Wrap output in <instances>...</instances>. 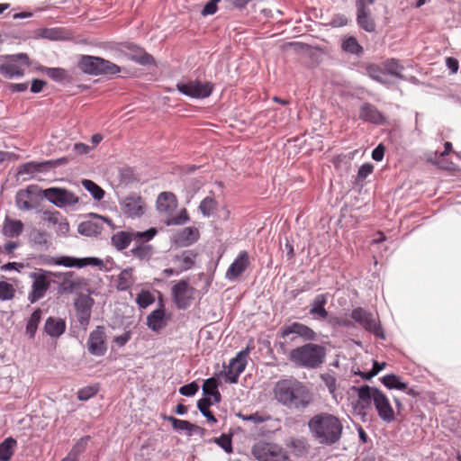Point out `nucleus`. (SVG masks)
<instances>
[{
  "mask_svg": "<svg viewBox=\"0 0 461 461\" xmlns=\"http://www.w3.org/2000/svg\"><path fill=\"white\" fill-rule=\"evenodd\" d=\"M58 225V232L66 235L69 231V224L67 219L63 216L60 217V221L57 222Z\"/></svg>",
  "mask_w": 461,
  "mask_h": 461,
  "instance_id": "nucleus-61",
  "label": "nucleus"
},
{
  "mask_svg": "<svg viewBox=\"0 0 461 461\" xmlns=\"http://www.w3.org/2000/svg\"><path fill=\"white\" fill-rule=\"evenodd\" d=\"M385 363H379L375 361L373 364V368L369 373H362L361 376L365 379H370L371 377L376 375L381 370L385 367Z\"/></svg>",
  "mask_w": 461,
  "mask_h": 461,
  "instance_id": "nucleus-56",
  "label": "nucleus"
},
{
  "mask_svg": "<svg viewBox=\"0 0 461 461\" xmlns=\"http://www.w3.org/2000/svg\"><path fill=\"white\" fill-rule=\"evenodd\" d=\"M203 392L205 397L212 396L215 393L219 394L218 381L213 377L206 379L203 384Z\"/></svg>",
  "mask_w": 461,
  "mask_h": 461,
  "instance_id": "nucleus-47",
  "label": "nucleus"
},
{
  "mask_svg": "<svg viewBox=\"0 0 461 461\" xmlns=\"http://www.w3.org/2000/svg\"><path fill=\"white\" fill-rule=\"evenodd\" d=\"M356 6L357 24L366 32H375V20L371 17V12L367 8L366 0H356Z\"/></svg>",
  "mask_w": 461,
  "mask_h": 461,
  "instance_id": "nucleus-21",
  "label": "nucleus"
},
{
  "mask_svg": "<svg viewBox=\"0 0 461 461\" xmlns=\"http://www.w3.org/2000/svg\"><path fill=\"white\" fill-rule=\"evenodd\" d=\"M221 0H210L206 5H204L203 9L202 10L201 14L203 16H208L214 14L218 10V3H220Z\"/></svg>",
  "mask_w": 461,
  "mask_h": 461,
  "instance_id": "nucleus-53",
  "label": "nucleus"
},
{
  "mask_svg": "<svg viewBox=\"0 0 461 461\" xmlns=\"http://www.w3.org/2000/svg\"><path fill=\"white\" fill-rule=\"evenodd\" d=\"M198 389V384L195 382H192L188 384L181 386L179 393L185 396H193L197 393Z\"/></svg>",
  "mask_w": 461,
  "mask_h": 461,
  "instance_id": "nucleus-54",
  "label": "nucleus"
},
{
  "mask_svg": "<svg viewBox=\"0 0 461 461\" xmlns=\"http://www.w3.org/2000/svg\"><path fill=\"white\" fill-rule=\"evenodd\" d=\"M342 49L352 54H359L363 51V48L355 37H348L342 43Z\"/></svg>",
  "mask_w": 461,
  "mask_h": 461,
  "instance_id": "nucleus-44",
  "label": "nucleus"
},
{
  "mask_svg": "<svg viewBox=\"0 0 461 461\" xmlns=\"http://www.w3.org/2000/svg\"><path fill=\"white\" fill-rule=\"evenodd\" d=\"M171 290L174 302L179 309H186L194 298L195 289L185 280L178 281Z\"/></svg>",
  "mask_w": 461,
  "mask_h": 461,
  "instance_id": "nucleus-13",
  "label": "nucleus"
},
{
  "mask_svg": "<svg viewBox=\"0 0 461 461\" xmlns=\"http://www.w3.org/2000/svg\"><path fill=\"white\" fill-rule=\"evenodd\" d=\"M122 212L128 217H140L144 214L146 203L138 194H130L120 203Z\"/></svg>",
  "mask_w": 461,
  "mask_h": 461,
  "instance_id": "nucleus-15",
  "label": "nucleus"
},
{
  "mask_svg": "<svg viewBox=\"0 0 461 461\" xmlns=\"http://www.w3.org/2000/svg\"><path fill=\"white\" fill-rule=\"evenodd\" d=\"M281 334L284 339H288L292 341L296 336L303 338L304 340H314L316 339V332L300 322H293L288 326H285L281 330Z\"/></svg>",
  "mask_w": 461,
  "mask_h": 461,
  "instance_id": "nucleus-17",
  "label": "nucleus"
},
{
  "mask_svg": "<svg viewBox=\"0 0 461 461\" xmlns=\"http://www.w3.org/2000/svg\"><path fill=\"white\" fill-rule=\"evenodd\" d=\"M134 282L133 268L123 269L117 276L116 289L118 291H126L132 286Z\"/></svg>",
  "mask_w": 461,
  "mask_h": 461,
  "instance_id": "nucleus-30",
  "label": "nucleus"
},
{
  "mask_svg": "<svg viewBox=\"0 0 461 461\" xmlns=\"http://www.w3.org/2000/svg\"><path fill=\"white\" fill-rule=\"evenodd\" d=\"M131 339V332L126 331L122 335L114 338L113 341L120 347L124 346Z\"/></svg>",
  "mask_w": 461,
  "mask_h": 461,
  "instance_id": "nucleus-63",
  "label": "nucleus"
},
{
  "mask_svg": "<svg viewBox=\"0 0 461 461\" xmlns=\"http://www.w3.org/2000/svg\"><path fill=\"white\" fill-rule=\"evenodd\" d=\"M89 440V436H85L79 438L72 447L71 450L68 452V455L71 456L72 457H75L76 459H78L79 455L85 452V450L86 449Z\"/></svg>",
  "mask_w": 461,
  "mask_h": 461,
  "instance_id": "nucleus-42",
  "label": "nucleus"
},
{
  "mask_svg": "<svg viewBox=\"0 0 461 461\" xmlns=\"http://www.w3.org/2000/svg\"><path fill=\"white\" fill-rule=\"evenodd\" d=\"M348 19L344 14H337L332 18L331 24L336 27H342L347 25Z\"/></svg>",
  "mask_w": 461,
  "mask_h": 461,
  "instance_id": "nucleus-59",
  "label": "nucleus"
},
{
  "mask_svg": "<svg viewBox=\"0 0 461 461\" xmlns=\"http://www.w3.org/2000/svg\"><path fill=\"white\" fill-rule=\"evenodd\" d=\"M273 393L278 402L296 410L305 409L312 401V395L307 386L294 378L276 382Z\"/></svg>",
  "mask_w": 461,
  "mask_h": 461,
  "instance_id": "nucleus-1",
  "label": "nucleus"
},
{
  "mask_svg": "<svg viewBox=\"0 0 461 461\" xmlns=\"http://www.w3.org/2000/svg\"><path fill=\"white\" fill-rule=\"evenodd\" d=\"M177 90L192 98L203 99L211 95L214 86L211 82H201L199 80H192L188 82H181L176 85Z\"/></svg>",
  "mask_w": 461,
  "mask_h": 461,
  "instance_id": "nucleus-10",
  "label": "nucleus"
},
{
  "mask_svg": "<svg viewBox=\"0 0 461 461\" xmlns=\"http://www.w3.org/2000/svg\"><path fill=\"white\" fill-rule=\"evenodd\" d=\"M351 318L366 330L374 333L376 337L384 338L383 329L377 319L370 312L362 307H357L353 309Z\"/></svg>",
  "mask_w": 461,
  "mask_h": 461,
  "instance_id": "nucleus-11",
  "label": "nucleus"
},
{
  "mask_svg": "<svg viewBox=\"0 0 461 461\" xmlns=\"http://www.w3.org/2000/svg\"><path fill=\"white\" fill-rule=\"evenodd\" d=\"M62 214L59 211H44L42 212V221L49 225H56L60 221Z\"/></svg>",
  "mask_w": 461,
  "mask_h": 461,
  "instance_id": "nucleus-51",
  "label": "nucleus"
},
{
  "mask_svg": "<svg viewBox=\"0 0 461 461\" xmlns=\"http://www.w3.org/2000/svg\"><path fill=\"white\" fill-rule=\"evenodd\" d=\"M15 295V289L12 284L5 281H0V300H12Z\"/></svg>",
  "mask_w": 461,
  "mask_h": 461,
  "instance_id": "nucleus-45",
  "label": "nucleus"
},
{
  "mask_svg": "<svg viewBox=\"0 0 461 461\" xmlns=\"http://www.w3.org/2000/svg\"><path fill=\"white\" fill-rule=\"evenodd\" d=\"M328 298L329 294L325 293L317 294L312 301L309 313L313 317V319L318 321H324L328 319L329 312L325 309V306L328 303Z\"/></svg>",
  "mask_w": 461,
  "mask_h": 461,
  "instance_id": "nucleus-24",
  "label": "nucleus"
},
{
  "mask_svg": "<svg viewBox=\"0 0 461 461\" xmlns=\"http://www.w3.org/2000/svg\"><path fill=\"white\" fill-rule=\"evenodd\" d=\"M16 444V440L12 437L0 444V461H9L12 458Z\"/></svg>",
  "mask_w": 461,
  "mask_h": 461,
  "instance_id": "nucleus-35",
  "label": "nucleus"
},
{
  "mask_svg": "<svg viewBox=\"0 0 461 461\" xmlns=\"http://www.w3.org/2000/svg\"><path fill=\"white\" fill-rule=\"evenodd\" d=\"M97 385L86 386L78 390L77 399L80 401H87L98 393Z\"/></svg>",
  "mask_w": 461,
  "mask_h": 461,
  "instance_id": "nucleus-49",
  "label": "nucleus"
},
{
  "mask_svg": "<svg viewBox=\"0 0 461 461\" xmlns=\"http://www.w3.org/2000/svg\"><path fill=\"white\" fill-rule=\"evenodd\" d=\"M155 229H149L146 231H117L111 238L112 245L119 251L129 247L131 241H149L156 234Z\"/></svg>",
  "mask_w": 461,
  "mask_h": 461,
  "instance_id": "nucleus-6",
  "label": "nucleus"
},
{
  "mask_svg": "<svg viewBox=\"0 0 461 461\" xmlns=\"http://www.w3.org/2000/svg\"><path fill=\"white\" fill-rule=\"evenodd\" d=\"M63 161H66V159L61 158L58 160H46L42 162L30 161L20 166L17 175L20 176L23 175H29V178H31L35 172L45 171L48 168L59 165Z\"/></svg>",
  "mask_w": 461,
  "mask_h": 461,
  "instance_id": "nucleus-22",
  "label": "nucleus"
},
{
  "mask_svg": "<svg viewBox=\"0 0 461 461\" xmlns=\"http://www.w3.org/2000/svg\"><path fill=\"white\" fill-rule=\"evenodd\" d=\"M358 118L368 123L383 125L386 122L385 115L371 103L365 102L359 107Z\"/></svg>",
  "mask_w": 461,
  "mask_h": 461,
  "instance_id": "nucleus-18",
  "label": "nucleus"
},
{
  "mask_svg": "<svg viewBox=\"0 0 461 461\" xmlns=\"http://www.w3.org/2000/svg\"><path fill=\"white\" fill-rule=\"evenodd\" d=\"M23 230V224L19 220L6 219L3 225V233L10 238L19 236Z\"/></svg>",
  "mask_w": 461,
  "mask_h": 461,
  "instance_id": "nucleus-34",
  "label": "nucleus"
},
{
  "mask_svg": "<svg viewBox=\"0 0 461 461\" xmlns=\"http://www.w3.org/2000/svg\"><path fill=\"white\" fill-rule=\"evenodd\" d=\"M38 191V186L32 185L27 186L24 190H20L15 196V203L20 210L29 211L33 208L31 203V195L35 194Z\"/></svg>",
  "mask_w": 461,
  "mask_h": 461,
  "instance_id": "nucleus-26",
  "label": "nucleus"
},
{
  "mask_svg": "<svg viewBox=\"0 0 461 461\" xmlns=\"http://www.w3.org/2000/svg\"><path fill=\"white\" fill-rule=\"evenodd\" d=\"M382 383L389 389L406 390L408 388L407 384L402 382L400 377L392 374L384 375L382 378Z\"/></svg>",
  "mask_w": 461,
  "mask_h": 461,
  "instance_id": "nucleus-38",
  "label": "nucleus"
},
{
  "mask_svg": "<svg viewBox=\"0 0 461 461\" xmlns=\"http://www.w3.org/2000/svg\"><path fill=\"white\" fill-rule=\"evenodd\" d=\"M374 170V166L371 163L363 164L357 172V179L362 181L366 179Z\"/></svg>",
  "mask_w": 461,
  "mask_h": 461,
  "instance_id": "nucleus-55",
  "label": "nucleus"
},
{
  "mask_svg": "<svg viewBox=\"0 0 461 461\" xmlns=\"http://www.w3.org/2000/svg\"><path fill=\"white\" fill-rule=\"evenodd\" d=\"M213 442L220 446L226 453H232V441L230 435L221 434L219 438H214Z\"/></svg>",
  "mask_w": 461,
  "mask_h": 461,
  "instance_id": "nucleus-48",
  "label": "nucleus"
},
{
  "mask_svg": "<svg viewBox=\"0 0 461 461\" xmlns=\"http://www.w3.org/2000/svg\"><path fill=\"white\" fill-rule=\"evenodd\" d=\"M321 381L324 383L329 392L334 394L337 390V379L330 373H324L320 375Z\"/></svg>",
  "mask_w": 461,
  "mask_h": 461,
  "instance_id": "nucleus-50",
  "label": "nucleus"
},
{
  "mask_svg": "<svg viewBox=\"0 0 461 461\" xmlns=\"http://www.w3.org/2000/svg\"><path fill=\"white\" fill-rule=\"evenodd\" d=\"M177 205L176 196L171 192H162L157 199V209L159 212L169 213Z\"/></svg>",
  "mask_w": 461,
  "mask_h": 461,
  "instance_id": "nucleus-25",
  "label": "nucleus"
},
{
  "mask_svg": "<svg viewBox=\"0 0 461 461\" xmlns=\"http://www.w3.org/2000/svg\"><path fill=\"white\" fill-rule=\"evenodd\" d=\"M73 150L77 155L86 154L91 150V148L84 143H76L73 147Z\"/></svg>",
  "mask_w": 461,
  "mask_h": 461,
  "instance_id": "nucleus-64",
  "label": "nucleus"
},
{
  "mask_svg": "<svg viewBox=\"0 0 461 461\" xmlns=\"http://www.w3.org/2000/svg\"><path fill=\"white\" fill-rule=\"evenodd\" d=\"M308 427L312 437L320 444L327 446L337 443L343 430V424L339 418L329 412H320L312 417Z\"/></svg>",
  "mask_w": 461,
  "mask_h": 461,
  "instance_id": "nucleus-2",
  "label": "nucleus"
},
{
  "mask_svg": "<svg viewBox=\"0 0 461 461\" xmlns=\"http://www.w3.org/2000/svg\"><path fill=\"white\" fill-rule=\"evenodd\" d=\"M48 77L56 81H61L66 77V70L60 68H50L46 69Z\"/></svg>",
  "mask_w": 461,
  "mask_h": 461,
  "instance_id": "nucleus-52",
  "label": "nucleus"
},
{
  "mask_svg": "<svg viewBox=\"0 0 461 461\" xmlns=\"http://www.w3.org/2000/svg\"><path fill=\"white\" fill-rule=\"evenodd\" d=\"M147 242L148 241L136 242L137 245L131 249V255L140 260L149 261L154 253V249L153 247L147 244Z\"/></svg>",
  "mask_w": 461,
  "mask_h": 461,
  "instance_id": "nucleus-29",
  "label": "nucleus"
},
{
  "mask_svg": "<svg viewBox=\"0 0 461 461\" xmlns=\"http://www.w3.org/2000/svg\"><path fill=\"white\" fill-rule=\"evenodd\" d=\"M189 220L188 212L186 209H182L179 213L174 217L169 223L175 224V225H180L184 224Z\"/></svg>",
  "mask_w": 461,
  "mask_h": 461,
  "instance_id": "nucleus-58",
  "label": "nucleus"
},
{
  "mask_svg": "<svg viewBox=\"0 0 461 461\" xmlns=\"http://www.w3.org/2000/svg\"><path fill=\"white\" fill-rule=\"evenodd\" d=\"M32 240L35 244L41 245V246H47L48 245V238L47 234L44 231L41 230H35L32 233Z\"/></svg>",
  "mask_w": 461,
  "mask_h": 461,
  "instance_id": "nucleus-57",
  "label": "nucleus"
},
{
  "mask_svg": "<svg viewBox=\"0 0 461 461\" xmlns=\"http://www.w3.org/2000/svg\"><path fill=\"white\" fill-rule=\"evenodd\" d=\"M82 185L93 195L96 200H101L104 196V191L92 180L85 179Z\"/></svg>",
  "mask_w": 461,
  "mask_h": 461,
  "instance_id": "nucleus-41",
  "label": "nucleus"
},
{
  "mask_svg": "<svg viewBox=\"0 0 461 461\" xmlns=\"http://www.w3.org/2000/svg\"><path fill=\"white\" fill-rule=\"evenodd\" d=\"M107 336L104 326H96L89 334L87 348L91 355L102 357L107 351Z\"/></svg>",
  "mask_w": 461,
  "mask_h": 461,
  "instance_id": "nucleus-14",
  "label": "nucleus"
},
{
  "mask_svg": "<svg viewBox=\"0 0 461 461\" xmlns=\"http://www.w3.org/2000/svg\"><path fill=\"white\" fill-rule=\"evenodd\" d=\"M195 257L196 254L190 250L184 251L181 255H176L175 262L177 263L179 271L183 272L192 268L194 265Z\"/></svg>",
  "mask_w": 461,
  "mask_h": 461,
  "instance_id": "nucleus-31",
  "label": "nucleus"
},
{
  "mask_svg": "<svg viewBox=\"0 0 461 461\" xmlns=\"http://www.w3.org/2000/svg\"><path fill=\"white\" fill-rule=\"evenodd\" d=\"M168 420L171 422L174 429L178 431L185 430L188 435L201 431L203 429L195 424H193L187 420H179L175 417H169Z\"/></svg>",
  "mask_w": 461,
  "mask_h": 461,
  "instance_id": "nucleus-32",
  "label": "nucleus"
},
{
  "mask_svg": "<svg viewBox=\"0 0 461 461\" xmlns=\"http://www.w3.org/2000/svg\"><path fill=\"white\" fill-rule=\"evenodd\" d=\"M92 305L93 299L88 296L80 297L75 303L77 318L80 325L84 327V330L89 324Z\"/></svg>",
  "mask_w": 461,
  "mask_h": 461,
  "instance_id": "nucleus-23",
  "label": "nucleus"
},
{
  "mask_svg": "<svg viewBox=\"0 0 461 461\" xmlns=\"http://www.w3.org/2000/svg\"><path fill=\"white\" fill-rule=\"evenodd\" d=\"M178 241L188 246L199 239V230L195 227H185L177 235Z\"/></svg>",
  "mask_w": 461,
  "mask_h": 461,
  "instance_id": "nucleus-33",
  "label": "nucleus"
},
{
  "mask_svg": "<svg viewBox=\"0 0 461 461\" xmlns=\"http://www.w3.org/2000/svg\"><path fill=\"white\" fill-rule=\"evenodd\" d=\"M218 203L212 196H207L202 200L199 210L205 217H210L217 209Z\"/></svg>",
  "mask_w": 461,
  "mask_h": 461,
  "instance_id": "nucleus-37",
  "label": "nucleus"
},
{
  "mask_svg": "<svg viewBox=\"0 0 461 461\" xmlns=\"http://www.w3.org/2000/svg\"><path fill=\"white\" fill-rule=\"evenodd\" d=\"M147 324L153 331H159L166 326L165 311L163 308L157 309L147 317Z\"/></svg>",
  "mask_w": 461,
  "mask_h": 461,
  "instance_id": "nucleus-28",
  "label": "nucleus"
},
{
  "mask_svg": "<svg viewBox=\"0 0 461 461\" xmlns=\"http://www.w3.org/2000/svg\"><path fill=\"white\" fill-rule=\"evenodd\" d=\"M155 302V298L152 294L148 290H141L140 293L137 294L136 303L140 306V308H147Z\"/></svg>",
  "mask_w": 461,
  "mask_h": 461,
  "instance_id": "nucleus-43",
  "label": "nucleus"
},
{
  "mask_svg": "<svg viewBox=\"0 0 461 461\" xmlns=\"http://www.w3.org/2000/svg\"><path fill=\"white\" fill-rule=\"evenodd\" d=\"M51 272L43 269H38L30 274V277L32 279V288L28 294L30 303H34L45 296L51 285Z\"/></svg>",
  "mask_w": 461,
  "mask_h": 461,
  "instance_id": "nucleus-7",
  "label": "nucleus"
},
{
  "mask_svg": "<svg viewBox=\"0 0 461 461\" xmlns=\"http://www.w3.org/2000/svg\"><path fill=\"white\" fill-rule=\"evenodd\" d=\"M252 454L258 461H288L285 451L273 443L258 442L252 448Z\"/></svg>",
  "mask_w": 461,
  "mask_h": 461,
  "instance_id": "nucleus-8",
  "label": "nucleus"
},
{
  "mask_svg": "<svg viewBox=\"0 0 461 461\" xmlns=\"http://www.w3.org/2000/svg\"><path fill=\"white\" fill-rule=\"evenodd\" d=\"M42 312L41 309L35 310L31 315L27 326H26V333L32 338L38 329V325L41 319Z\"/></svg>",
  "mask_w": 461,
  "mask_h": 461,
  "instance_id": "nucleus-40",
  "label": "nucleus"
},
{
  "mask_svg": "<svg viewBox=\"0 0 461 461\" xmlns=\"http://www.w3.org/2000/svg\"><path fill=\"white\" fill-rule=\"evenodd\" d=\"M29 58L26 54L12 56L0 65V74L9 79L21 77L24 75V67H29Z\"/></svg>",
  "mask_w": 461,
  "mask_h": 461,
  "instance_id": "nucleus-9",
  "label": "nucleus"
},
{
  "mask_svg": "<svg viewBox=\"0 0 461 461\" xmlns=\"http://www.w3.org/2000/svg\"><path fill=\"white\" fill-rule=\"evenodd\" d=\"M249 264L250 258L249 253L245 250L240 251L236 259L227 269L225 277L230 281L236 280L246 271Z\"/></svg>",
  "mask_w": 461,
  "mask_h": 461,
  "instance_id": "nucleus-20",
  "label": "nucleus"
},
{
  "mask_svg": "<svg viewBox=\"0 0 461 461\" xmlns=\"http://www.w3.org/2000/svg\"><path fill=\"white\" fill-rule=\"evenodd\" d=\"M43 196L56 206L62 208L78 203V197L72 192L60 188L50 187L42 191Z\"/></svg>",
  "mask_w": 461,
  "mask_h": 461,
  "instance_id": "nucleus-12",
  "label": "nucleus"
},
{
  "mask_svg": "<svg viewBox=\"0 0 461 461\" xmlns=\"http://www.w3.org/2000/svg\"><path fill=\"white\" fill-rule=\"evenodd\" d=\"M212 402L211 398L209 397H203L200 399L197 402V407L199 411L203 413L204 417H206L208 421H211L212 423H216L217 420L212 414V412L209 410L210 406L212 405Z\"/></svg>",
  "mask_w": 461,
  "mask_h": 461,
  "instance_id": "nucleus-39",
  "label": "nucleus"
},
{
  "mask_svg": "<svg viewBox=\"0 0 461 461\" xmlns=\"http://www.w3.org/2000/svg\"><path fill=\"white\" fill-rule=\"evenodd\" d=\"M357 391L358 402L362 408L368 407L373 402L379 418L383 421L391 423L395 420V412L384 392L369 385L360 386Z\"/></svg>",
  "mask_w": 461,
  "mask_h": 461,
  "instance_id": "nucleus-3",
  "label": "nucleus"
},
{
  "mask_svg": "<svg viewBox=\"0 0 461 461\" xmlns=\"http://www.w3.org/2000/svg\"><path fill=\"white\" fill-rule=\"evenodd\" d=\"M107 223L112 229L114 224L109 218L95 214L90 220L83 221L78 226V231L86 236H96L100 234L104 229V224Z\"/></svg>",
  "mask_w": 461,
  "mask_h": 461,
  "instance_id": "nucleus-16",
  "label": "nucleus"
},
{
  "mask_svg": "<svg viewBox=\"0 0 461 461\" xmlns=\"http://www.w3.org/2000/svg\"><path fill=\"white\" fill-rule=\"evenodd\" d=\"M79 68L89 75H115L121 72L116 64L104 59L94 56H83L79 61Z\"/></svg>",
  "mask_w": 461,
  "mask_h": 461,
  "instance_id": "nucleus-5",
  "label": "nucleus"
},
{
  "mask_svg": "<svg viewBox=\"0 0 461 461\" xmlns=\"http://www.w3.org/2000/svg\"><path fill=\"white\" fill-rule=\"evenodd\" d=\"M54 264L58 266H63L66 267H78L82 268L86 266H95L102 267L104 266V261L98 258H77L68 256H63L57 258L54 260Z\"/></svg>",
  "mask_w": 461,
  "mask_h": 461,
  "instance_id": "nucleus-19",
  "label": "nucleus"
},
{
  "mask_svg": "<svg viewBox=\"0 0 461 461\" xmlns=\"http://www.w3.org/2000/svg\"><path fill=\"white\" fill-rule=\"evenodd\" d=\"M248 355V351H240L233 359H231L229 366L235 372L236 375H240L246 367L245 357Z\"/></svg>",
  "mask_w": 461,
  "mask_h": 461,
  "instance_id": "nucleus-36",
  "label": "nucleus"
},
{
  "mask_svg": "<svg viewBox=\"0 0 461 461\" xmlns=\"http://www.w3.org/2000/svg\"><path fill=\"white\" fill-rule=\"evenodd\" d=\"M243 420L251 421L255 424L263 423L271 420V416L263 412L257 411L249 415L240 414L239 415Z\"/></svg>",
  "mask_w": 461,
  "mask_h": 461,
  "instance_id": "nucleus-46",
  "label": "nucleus"
},
{
  "mask_svg": "<svg viewBox=\"0 0 461 461\" xmlns=\"http://www.w3.org/2000/svg\"><path fill=\"white\" fill-rule=\"evenodd\" d=\"M44 330L50 337H59L66 330V322L63 319L49 317L45 322Z\"/></svg>",
  "mask_w": 461,
  "mask_h": 461,
  "instance_id": "nucleus-27",
  "label": "nucleus"
},
{
  "mask_svg": "<svg viewBox=\"0 0 461 461\" xmlns=\"http://www.w3.org/2000/svg\"><path fill=\"white\" fill-rule=\"evenodd\" d=\"M384 147L382 144H379L373 151H372V158L375 161H381L384 156Z\"/></svg>",
  "mask_w": 461,
  "mask_h": 461,
  "instance_id": "nucleus-62",
  "label": "nucleus"
},
{
  "mask_svg": "<svg viewBox=\"0 0 461 461\" xmlns=\"http://www.w3.org/2000/svg\"><path fill=\"white\" fill-rule=\"evenodd\" d=\"M446 65L452 74H456L459 68L458 60L455 58L448 57L446 59Z\"/></svg>",
  "mask_w": 461,
  "mask_h": 461,
  "instance_id": "nucleus-60",
  "label": "nucleus"
},
{
  "mask_svg": "<svg viewBox=\"0 0 461 461\" xmlns=\"http://www.w3.org/2000/svg\"><path fill=\"white\" fill-rule=\"evenodd\" d=\"M325 357V348L314 343H307L297 347L289 353V360L291 362L298 366L308 369L321 366L324 363Z\"/></svg>",
  "mask_w": 461,
  "mask_h": 461,
  "instance_id": "nucleus-4",
  "label": "nucleus"
}]
</instances>
